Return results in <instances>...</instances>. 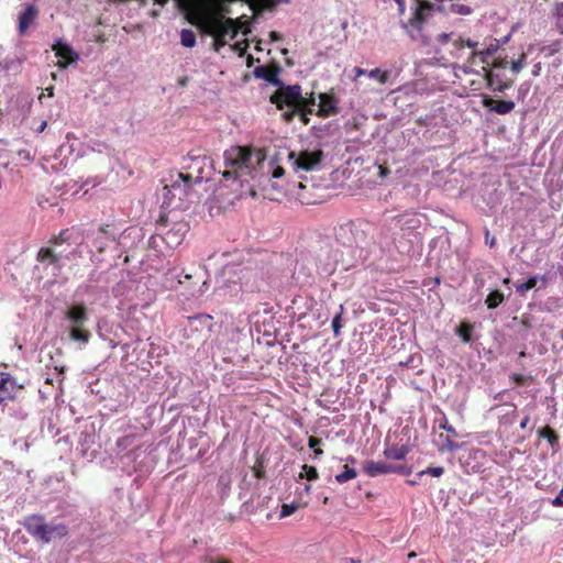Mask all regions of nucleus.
Wrapping results in <instances>:
<instances>
[{
  "label": "nucleus",
  "mask_w": 563,
  "mask_h": 563,
  "mask_svg": "<svg viewBox=\"0 0 563 563\" xmlns=\"http://www.w3.org/2000/svg\"><path fill=\"white\" fill-rule=\"evenodd\" d=\"M223 178L239 186L258 188L264 192L282 195L288 184L286 170L278 154L267 155L255 146H231L223 153Z\"/></svg>",
  "instance_id": "obj_1"
},
{
  "label": "nucleus",
  "mask_w": 563,
  "mask_h": 563,
  "mask_svg": "<svg viewBox=\"0 0 563 563\" xmlns=\"http://www.w3.org/2000/svg\"><path fill=\"white\" fill-rule=\"evenodd\" d=\"M191 14V23L213 36L214 49L219 51L238 34V26L231 19L223 20V7L214 0H178Z\"/></svg>",
  "instance_id": "obj_2"
},
{
  "label": "nucleus",
  "mask_w": 563,
  "mask_h": 563,
  "mask_svg": "<svg viewBox=\"0 0 563 563\" xmlns=\"http://www.w3.org/2000/svg\"><path fill=\"white\" fill-rule=\"evenodd\" d=\"M201 176L192 177L189 174L178 173L172 185L164 187L163 208L166 210H177L185 208V202L192 201L195 186L202 183Z\"/></svg>",
  "instance_id": "obj_3"
},
{
  "label": "nucleus",
  "mask_w": 563,
  "mask_h": 563,
  "mask_svg": "<svg viewBox=\"0 0 563 563\" xmlns=\"http://www.w3.org/2000/svg\"><path fill=\"white\" fill-rule=\"evenodd\" d=\"M271 101L275 103L278 109H286L283 115L286 120H290L299 107L314 112L316 96L311 92L309 97H302L300 86L294 85L279 89L271 97Z\"/></svg>",
  "instance_id": "obj_4"
},
{
  "label": "nucleus",
  "mask_w": 563,
  "mask_h": 563,
  "mask_svg": "<svg viewBox=\"0 0 563 563\" xmlns=\"http://www.w3.org/2000/svg\"><path fill=\"white\" fill-rule=\"evenodd\" d=\"M287 158L295 173H314L322 169L325 154L319 145H314L290 151Z\"/></svg>",
  "instance_id": "obj_5"
},
{
  "label": "nucleus",
  "mask_w": 563,
  "mask_h": 563,
  "mask_svg": "<svg viewBox=\"0 0 563 563\" xmlns=\"http://www.w3.org/2000/svg\"><path fill=\"white\" fill-rule=\"evenodd\" d=\"M65 321L69 328V338L73 341L87 344L90 334L82 329L84 324L88 321L87 309L84 305H70L65 311Z\"/></svg>",
  "instance_id": "obj_6"
},
{
  "label": "nucleus",
  "mask_w": 563,
  "mask_h": 563,
  "mask_svg": "<svg viewBox=\"0 0 563 563\" xmlns=\"http://www.w3.org/2000/svg\"><path fill=\"white\" fill-rule=\"evenodd\" d=\"M62 265H64V261L60 251L42 249L38 252V264L35 269L41 274L40 278L45 279V284H53L60 272Z\"/></svg>",
  "instance_id": "obj_7"
},
{
  "label": "nucleus",
  "mask_w": 563,
  "mask_h": 563,
  "mask_svg": "<svg viewBox=\"0 0 563 563\" xmlns=\"http://www.w3.org/2000/svg\"><path fill=\"white\" fill-rule=\"evenodd\" d=\"M412 14L408 21H401V27L411 38H418L431 10L428 0H415Z\"/></svg>",
  "instance_id": "obj_8"
},
{
  "label": "nucleus",
  "mask_w": 563,
  "mask_h": 563,
  "mask_svg": "<svg viewBox=\"0 0 563 563\" xmlns=\"http://www.w3.org/2000/svg\"><path fill=\"white\" fill-rule=\"evenodd\" d=\"M52 49L55 52V56L57 58V66L59 68H66L70 64L77 63L79 59L78 53H76L69 44L64 42L63 40H57Z\"/></svg>",
  "instance_id": "obj_9"
},
{
  "label": "nucleus",
  "mask_w": 563,
  "mask_h": 563,
  "mask_svg": "<svg viewBox=\"0 0 563 563\" xmlns=\"http://www.w3.org/2000/svg\"><path fill=\"white\" fill-rule=\"evenodd\" d=\"M317 111L316 114L321 118H327L336 113L338 110V101L335 98L329 93H319L316 97Z\"/></svg>",
  "instance_id": "obj_10"
},
{
  "label": "nucleus",
  "mask_w": 563,
  "mask_h": 563,
  "mask_svg": "<svg viewBox=\"0 0 563 563\" xmlns=\"http://www.w3.org/2000/svg\"><path fill=\"white\" fill-rule=\"evenodd\" d=\"M45 526L46 522L44 518L38 515L30 516L25 519L24 527L29 533L42 540V537L45 536Z\"/></svg>",
  "instance_id": "obj_11"
},
{
  "label": "nucleus",
  "mask_w": 563,
  "mask_h": 563,
  "mask_svg": "<svg viewBox=\"0 0 563 563\" xmlns=\"http://www.w3.org/2000/svg\"><path fill=\"white\" fill-rule=\"evenodd\" d=\"M484 107L494 111L498 114H507L510 113L515 109V102L511 100H503L498 103H495L494 100L489 97H484L482 100Z\"/></svg>",
  "instance_id": "obj_12"
},
{
  "label": "nucleus",
  "mask_w": 563,
  "mask_h": 563,
  "mask_svg": "<svg viewBox=\"0 0 563 563\" xmlns=\"http://www.w3.org/2000/svg\"><path fill=\"white\" fill-rule=\"evenodd\" d=\"M396 471V467L388 465L385 462L369 461L364 465V472L371 477H376L382 474L395 473Z\"/></svg>",
  "instance_id": "obj_13"
},
{
  "label": "nucleus",
  "mask_w": 563,
  "mask_h": 563,
  "mask_svg": "<svg viewBox=\"0 0 563 563\" xmlns=\"http://www.w3.org/2000/svg\"><path fill=\"white\" fill-rule=\"evenodd\" d=\"M37 16V10L34 5H29L19 15V31L25 33L29 26L35 21Z\"/></svg>",
  "instance_id": "obj_14"
},
{
  "label": "nucleus",
  "mask_w": 563,
  "mask_h": 563,
  "mask_svg": "<svg viewBox=\"0 0 563 563\" xmlns=\"http://www.w3.org/2000/svg\"><path fill=\"white\" fill-rule=\"evenodd\" d=\"M354 73H355L356 77L366 75L367 77L377 80L379 84H385L388 79V73L382 71L379 68H375V69L367 71L363 68L356 67L354 69Z\"/></svg>",
  "instance_id": "obj_15"
},
{
  "label": "nucleus",
  "mask_w": 563,
  "mask_h": 563,
  "mask_svg": "<svg viewBox=\"0 0 563 563\" xmlns=\"http://www.w3.org/2000/svg\"><path fill=\"white\" fill-rule=\"evenodd\" d=\"M45 536L42 537V540L45 542H49L55 538H60L66 534L67 530L64 525H47L45 526Z\"/></svg>",
  "instance_id": "obj_16"
},
{
  "label": "nucleus",
  "mask_w": 563,
  "mask_h": 563,
  "mask_svg": "<svg viewBox=\"0 0 563 563\" xmlns=\"http://www.w3.org/2000/svg\"><path fill=\"white\" fill-rule=\"evenodd\" d=\"M490 66L489 58L487 57H476V51H473L472 56L470 58V67L463 66L461 69L464 73L474 71L472 67H479L483 70H486Z\"/></svg>",
  "instance_id": "obj_17"
},
{
  "label": "nucleus",
  "mask_w": 563,
  "mask_h": 563,
  "mask_svg": "<svg viewBox=\"0 0 563 563\" xmlns=\"http://www.w3.org/2000/svg\"><path fill=\"white\" fill-rule=\"evenodd\" d=\"M538 282H542L543 284H545L547 276L545 275L544 276H539V275L531 276L527 282L516 285V290L522 295V294L527 292L528 290L534 288L537 286Z\"/></svg>",
  "instance_id": "obj_18"
},
{
  "label": "nucleus",
  "mask_w": 563,
  "mask_h": 563,
  "mask_svg": "<svg viewBox=\"0 0 563 563\" xmlns=\"http://www.w3.org/2000/svg\"><path fill=\"white\" fill-rule=\"evenodd\" d=\"M307 501H294L290 504H283L279 517L286 518L292 514H295L297 510L307 507Z\"/></svg>",
  "instance_id": "obj_19"
},
{
  "label": "nucleus",
  "mask_w": 563,
  "mask_h": 563,
  "mask_svg": "<svg viewBox=\"0 0 563 563\" xmlns=\"http://www.w3.org/2000/svg\"><path fill=\"white\" fill-rule=\"evenodd\" d=\"M12 385L13 384H12V380L10 377H8V376L0 377V404L12 397L11 390H10V386H12Z\"/></svg>",
  "instance_id": "obj_20"
},
{
  "label": "nucleus",
  "mask_w": 563,
  "mask_h": 563,
  "mask_svg": "<svg viewBox=\"0 0 563 563\" xmlns=\"http://www.w3.org/2000/svg\"><path fill=\"white\" fill-rule=\"evenodd\" d=\"M180 43L183 46L191 48L196 45V35L191 30L184 29L180 32Z\"/></svg>",
  "instance_id": "obj_21"
},
{
  "label": "nucleus",
  "mask_w": 563,
  "mask_h": 563,
  "mask_svg": "<svg viewBox=\"0 0 563 563\" xmlns=\"http://www.w3.org/2000/svg\"><path fill=\"white\" fill-rule=\"evenodd\" d=\"M407 453H408V451L404 446H401V448H389V449H386L384 451V455L387 459H393V460H397V461H400V460L405 459Z\"/></svg>",
  "instance_id": "obj_22"
},
{
  "label": "nucleus",
  "mask_w": 563,
  "mask_h": 563,
  "mask_svg": "<svg viewBox=\"0 0 563 563\" xmlns=\"http://www.w3.org/2000/svg\"><path fill=\"white\" fill-rule=\"evenodd\" d=\"M356 475L357 474L354 468H351L347 465H344L343 472L335 475V481L340 484H344L351 479H354L356 477Z\"/></svg>",
  "instance_id": "obj_23"
},
{
  "label": "nucleus",
  "mask_w": 563,
  "mask_h": 563,
  "mask_svg": "<svg viewBox=\"0 0 563 563\" xmlns=\"http://www.w3.org/2000/svg\"><path fill=\"white\" fill-rule=\"evenodd\" d=\"M498 48H499V45L495 41L481 49H476V57L482 58L484 56V57L490 58L498 51Z\"/></svg>",
  "instance_id": "obj_24"
},
{
  "label": "nucleus",
  "mask_w": 563,
  "mask_h": 563,
  "mask_svg": "<svg viewBox=\"0 0 563 563\" xmlns=\"http://www.w3.org/2000/svg\"><path fill=\"white\" fill-rule=\"evenodd\" d=\"M504 300V295L498 291H492L486 298V305L489 309H494L499 306Z\"/></svg>",
  "instance_id": "obj_25"
},
{
  "label": "nucleus",
  "mask_w": 563,
  "mask_h": 563,
  "mask_svg": "<svg viewBox=\"0 0 563 563\" xmlns=\"http://www.w3.org/2000/svg\"><path fill=\"white\" fill-rule=\"evenodd\" d=\"M179 231L180 230H178V231L169 230L166 232L164 239L168 245L176 246L181 242L184 233H179Z\"/></svg>",
  "instance_id": "obj_26"
},
{
  "label": "nucleus",
  "mask_w": 563,
  "mask_h": 563,
  "mask_svg": "<svg viewBox=\"0 0 563 563\" xmlns=\"http://www.w3.org/2000/svg\"><path fill=\"white\" fill-rule=\"evenodd\" d=\"M343 311H344V307H343V305H340L339 311L333 317V320H332V330H333V333L335 336H339L341 334V329H342L341 319H342Z\"/></svg>",
  "instance_id": "obj_27"
},
{
  "label": "nucleus",
  "mask_w": 563,
  "mask_h": 563,
  "mask_svg": "<svg viewBox=\"0 0 563 563\" xmlns=\"http://www.w3.org/2000/svg\"><path fill=\"white\" fill-rule=\"evenodd\" d=\"M449 10L461 15H467L471 13V8L468 5L459 3L457 1H451Z\"/></svg>",
  "instance_id": "obj_28"
},
{
  "label": "nucleus",
  "mask_w": 563,
  "mask_h": 563,
  "mask_svg": "<svg viewBox=\"0 0 563 563\" xmlns=\"http://www.w3.org/2000/svg\"><path fill=\"white\" fill-rule=\"evenodd\" d=\"M176 280H177V284H183V280L178 279V275L175 272H168L166 274L165 286L167 288H169V289H175L176 288V284H175Z\"/></svg>",
  "instance_id": "obj_29"
},
{
  "label": "nucleus",
  "mask_w": 563,
  "mask_h": 563,
  "mask_svg": "<svg viewBox=\"0 0 563 563\" xmlns=\"http://www.w3.org/2000/svg\"><path fill=\"white\" fill-rule=\"evenodd\" d=\"M525 66H526V56L521 55V57L518 60L511 63L510 68L512 70V73L518 74L522 70V68Z\"/></svg>",
  "instance_id": "obj_30"
},
{
  "label": "nucleus",
  "mask_w": 563,
  "mask_h": 563,
  "mask_svg": "<svg viewBox=\"0 0 563 563\" xmlns=\"http://www.w3.org/2000/svg\"><path fill=\"white\" fill-rule=\"evenodd\" d=\"M443 472H444L443 467H440V466H438V467H429L427 470H423V471L419 472L418 475L422 476L424 474H430V475H432L434 477H440L443 474Z\"/></svg>",
  "instance_id": "obj_31"
},
{
  "label": "nucleus",
  "mask_w": 563,
  "mask_h": 563,
  "mask_svg": "<svg viewBox=\"0 0 563 563\" xmlns=\"http://www.w3.org/2000/svg\"><path fill=\"white\" fill-rule=\"evenodd\" d=\"M459 335L462 338V340L467 343L471 340V327L467 324H463L459 329Z\"/></svg>",
  "instance_id": "obj_32"
},
{
  "label": "nucleus",
  "mask_w": 563,
  "mask_h": 563,
  "mask_svg": "<svg viewBox=\"0 0 563 563\" xmlns=\"http://www.w3.org/2000/svg\"><path fill=\"white\" fill-rule=\"evenodd\" d=\"M555 19L558 26L563 29V2L555 5Z\"/></svg>",
  "instance_id": "obj_33"
},
{
  "label": "nucleus",
  "mask_w": 563,
  "mask_h": 563,
  "mask_svg": "<svg viewBox=\"0 0 563 563\" xmlns=\"http://www.w3.org/2000/svg\"><path fill=\"white\" fill-rule=\"evenodd\" d=\"M303 471H306L307 479L314 481L318 478V472H317L316 467L305 465Z\"/></svg>",
  "instance_id": "obj_34"
},
{
  "label": "nucleus",
  "mask_w": 563,
  "mask_h": 563,
  "mask_svg": "<svg viewBox=\"0 0 563 563\" xmlns=\"http://www.w3.org/2000/svg\"><path fill=\"white\" fill-rule=\"evenodd\" d=\"M207 288H208L207 287V282L202 280L201 286L199 287V289L198 290H194L191 292V295L196 296V297H201L206 292Z\"/></svg>",
  "instance_id": "obj_35"
},
{
  "label": "nucleus",
  "mask_w": 563,
  "mask_h": 563,
  "mask_svg": "<svg viewBox=\"0 0 563 563\" xmlns=\"http://www.w3.org/2000/svg\"><path fill=\"white\" fill-rule=\"evenodd\" d=\"M297 111L300 112L302 122L308 123V121H309L308 114H310L311 112L308 109H305L303 107L297 108Z\"/></svg>",
  "instance_id": "obj_36"
},
{
  "label": "nucleus",
  "mask_w": 563,
  "mask_h": 563,
  "mask_svg": "<svg viewBox=\"0 0 563 563\" xmlns=\"http://www.w3.org/2000/svg\"><path fill=\"white\" fill-rule=\"evenodd\" d=\"M397 4L399 15H404L406 11V0H394Z\"/></svg>",
  "instance_id": "obj_37"
},
{
  "label": "nucleus",
  "mask_w": 563,
  "mask_h": 563,
  "mask_svg": "<svg viewBox=\"0 0 563 563\" xmlns=\"http://www.w3.org/2000/svg\"><path fill=\"white\" fill-rule=\"evenodd\" d=\"M552 505L558 507L563 506V488L560 490L558 496L552 500Z\"/></svg>",
  "instance_id": "obj_38"
},
{
  "label": "nucleus",
  "mask_w": 563,
  "mask_h": 563,
  "mask_svg": "<svg viewBox=\"0 0 563 563\" xmlns=\"http://www.w3.org/2000/svg\"><path fill=\"white\" fill-rule=\"evenodd\" d=\"M321 443L320 439H317L314 437H310L308 440V445L311 449H316Z\"/></svg>",
  "instance_id": "obj_39"
},
{
  "label": "nucleus",
  "mask_w": 563,
  "mask_h": 563,
  "mask_svg": "<svg viewBox=\"0 0 563 563\" xmlns=\"http://www.w3.org/2000/svg\"><path fill=\"white\" fill-rule=\"evenodd\" d=\"M440 428L446 430L448 432H450L452 434H456L455 429L452 426H450L446 420L440 424Z\"/></svg>",
  "instance_id": "obj_40"
},
{
  "label": "nucleus",
  "mask_w": 563,
  "mask_h": 563,
  "mask_svg": "<svg viewBox=\"0 0 563 563\" xmlns=\"http://www.w3.org/2000/svg\"><path fill=\"white\" fill-rule=\"evenodd\" d=\"M388 175H389V169H388V168H386V167H384V166H382V165H379V166H378V176H379L380 178H385V177H387Z\"/></svg>",
  "instance_id": "obj_41"
},
{
  "label": "nucleus",
  "mask_w": 563,
  "mask_h": 563,
  "mask_svg": "<svg viewBox=\"0 0 563 563\" xmlns=\"http://www.w3.org/2000/svg\"><path fill=\"white\" fill-rule=\"evenodd\" d=\"M494 67H505L506 66V60L504 59H494L493 64H492Z\"/></svg>",
  "instance_id": "obj_42"
},
{
  "label": "nucleus",
  "mask_w": 563,
  "mask_h": 563,
  "mask_svg": "<svg viewBox=\"0 0 563 563\" xmlns=\"http://www.w3.org/2000/svg\"><path fill=\"white\" fill-rule=\"evenodd\" d=\"M446 448L449 451H454L459 448V445L450 440H446Z\"/></svg>",
  "instance_id": "obj_43"
},
{
  "label": "nucleus",
  "mask_w": 563,
  "mask_h": 563,
  "mask_svg": "<svg viewBox=\"0 0 563 563\" xmlns=\"http://www.w3.org/2000/svg\"><path fill=\"white\" fill-rule=\"evenodd\" d=\"M486 242L489 244L490 247H493L496 243L495 238H489V234H486Z\"/></svg>",
  "instance_id": "obj_44"
},
{
  "label": "nucleus",
  "mask_w": 563,
  "mask_h": 563,
  "mask_svg": "<svg viewBox=\"0 0 563 563\" xmlns=\"http://www.w3.org/2000/svg\"><path fill=\"white\" fill-rule=\"evenodd\" d=\"M439 38H440V41H441V42H443V43H444V42H448V41H449V38H450V34H448V33H442V34H440V35H439Z\"/></svg>",
  "instance_id": "obj_45"
},
{
  "label": "nucleus",
  "mask_w": 563,
  "mask_h": 563,
  "mask_svg": "<svg viewBox=\"0 0 563 563\" xmlns=\"http://www.w3.org/2000/svg\"><path fill=\"white\" fill-rule=\"evenodd\" d=\"M47 122L43 121L40 126L37 128L36 132L42 133L46 129Z\"/></svg>",
  "instance_id": "obj_46"
},
{
  "label": "nucleus",
  "mask_w": 563,
  "mask_h": 563,
  "mask_svg": "<svg viewBox=\"0 0 563 563\" xmlns=\"http://www.w3.org/2000/svg\"><path fill=\"white\" fill-rule=\"evenodd\" d=\"M529 422V417H525L522 421L520 422V428L525 429Z\"/></svg>",
  "instance_id": "obj_47"
},
{
  "label": "nucleus",
  "mask_w": 563,
  "mask_h": 563,
  "mask_svg": "<svg viewBox=\"0 0 563 563\" xmlns=\"http://www.w3.org/2000/svg\"><path fill=\"white\" fill-rule=\"evenodd\" d=\"M203 162H205V159H203V158H201V157H195V158L192 159V163H195L196 165H200V164H201V163H203Z\"/></svg>",
  "instance_id": "obj_48"
},
{
  "label": "nucleus",
  "mask_w": 563,
  "mask_h": 563,
  "mask_svg": "<svg viewBox=\"0 0 563 563\" xmlns=\"http://www.w3.org/2000/svg\"><path fill=\"white\" fill-rule=\"evenodd\" d=\"M466 45H467L470 48H475L477 44H476L475 42H473V41L468 40V41L466 42Z\"/></svg>",
  "instance_id": "obj_49"
},
{
  "label": "nucleus",
  "mask_w": 563,
  "mask_h": 563,
  "mask_svg": "<svg viewBox=\"0 0 563 563\" xmlns=\"http://www.w3.org/2000/svg\"><path fill=\"white\" fill-rule=\"evenodd\" d=\"M76 145H80V143L79 142H73V143L69 144V147L71 150H74Z\"/></svg>",
  "instance_id": "obj_50"
},
{
  "label": "nucleus",
  "mask_w": 563,
  "mask_h": 563,
  "mask_svg": "<svg viewBox=\"0 0 563 563\" xmlns=\"http://www.w3.org/2000/svg\"><path fill=\"white\" fill-rule=\"evenodd\" d=\"M322 453H323V452H322V450H320V449H314V454H316V455H321Z\"/></svg>",
  "instance_id": "obj_51"
},
{
  "label": "nucleus",
  "mask_w": 563,
  "mask_h": 563,
  "mask_svg": "<svg viewBox=\"0 0 563 563\" xmlns=\"http://www.w3.org/2000/svg\"><path fill=\"white\" fill-rule=\"evenodd\" d=\"M158 4H165L168 0H155Z\"/></svg>",
  "instance_id": "obj_52"
},
{
  "label": "nucleus",
  "mask_w": 563,
  "mask_h": 563,
  "mask_svg": "<svg viewBox=\"0 0 563 563\" xmlns=\"http://www.w3.org/2000/svg\"><path fill=\"white\" fill-rule=\"evenodd\" d=\"M46 90H47V92H48V96H53V87H49V88H47Z\"/></svg>",
  "instance_id": "obj_53"
},
{
  "label": "nucleus",
  "mask_w": 563,
  "mask_h": 563,
  "mask_svg": "<svg viewBox=\"0 0 563 563\" xmlns=\"http://www.w3.org/2000/svg\"><path fill=\"white\" fill-rule=\"evenodd\" d=\"M310 489H311L310 485H306V486H305V492H306V493H309V492H310Z\"/></svg>",
  "instance_id": "obj_54"
},
{
  "label": "nucleus",
  "mask_w": 563,
  "mask_h": 563,
  "mask_svg": "<svg viewBox=\"0 0 563 563\" xmlns=\"http://www.w3.org/2000/svg\"><path fill=\"white\" fill-rule=\"evenodd\" d=\"M416 556V553L415 552H411L408 554V558L411 559V558H415Z\"/></svg>",
  "instance_id": "obj_55"
},
{
  "label": "nucleus",
  "mask_w": 563,
  "mask_h": 563,
  "mask_svg": "<svg viewBox=\"0 0 563 563\" xmlns=\"http://www.w3.org/2000/svg\"><path fill=\"white\" fill-rule=\"evenodd\" d=\"M191 277H192V276H191V275H189V274H186V275L184 276V278H185V279H190Z\"/></svg>",
  "instance_id": "obj_56"
},
{
  "label": "nucleus",
  "mask_w": 563,
  "mask_h": 563,
  "mask_svg": "<svg viewBox=\"0 0 563 563\" xmlns=\"http://www.w3.org/2000/svg\"><path fill=\"white\" fill-rule=\"evenodd\" d=\"M508 283H509V278H505L504 284H508Z\"/></svg>",
  "instance_id": "obj_57"
},
{
  "label": "nucleus",
  "mask_w": 563,
  "mask_h": 563,
  "mask_svg": "<svg viewBox=\"0 0 563 563\" xmlns=\"http://www.w3.org/2000/svg\"><path fill=\"white\" fill-rule=\"evenodd\" d=\"M107 246V244H103L102 246H100V251H103V249Z\"/></svg>",
  "instance_id": "obj_58"
}]
</instances>
